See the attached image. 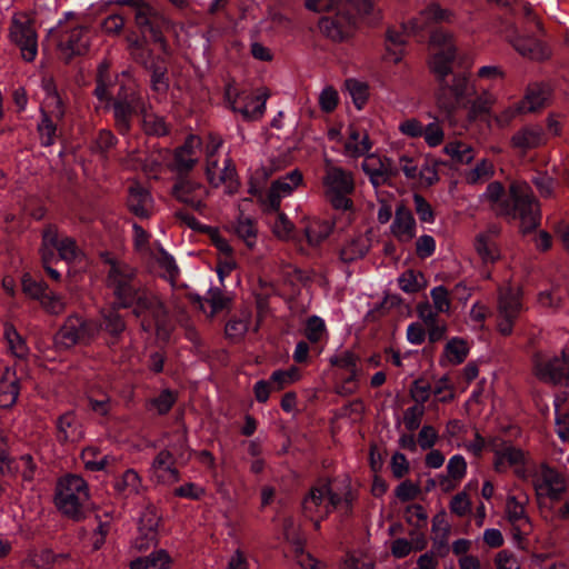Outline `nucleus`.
Instances as JSON below:
<instances>
[{
    "instance_id": "obj_10",
    "label": "nucleus",
    "mask_w": 569,
    "mask_h": 569,
    "mask_svg": "<svg viewBox=\"0 0 569 569\" xmlns=\"http://www.w3.org/2000/svg\"><path fill=\"white\" fill-rule=\"evenodd\" d=\"M21 289L28 298L38 301L41 308L50 316H59L66 309L63 297L50 290L43 279H38L30 272H24L21 276Z\"/></svg>"
},
{
    "instance_id": "obj_50",
    "label": "nucleus",
    "mask_w": 569,
    "mask_h": 569,
    "mask_svg": "<svg viewBox=\"0 0 569 569\" xmlns=\"http://www.w3.org/2000/svg\"><path fill=\"white\" fill-rule=\"evenodd\" d=\"M197 162L198 159L196 157H192V154H186L182 153L181 151H174L173 163L178 172V176L189 174L197 164Z\"/></svg>"
},
{
    "instance_id": "obj_46",
    "label": "nucleus",
    "mask_w": 569,
    "mask_h": 569,
    "mask_svg": "<svg viewBox=\"0 0 569 569\" xmlns=\"http://www.w3.org/2000/svg\"><path fill=\"white\" fill-rule=\"evenodd\" d=\"M177 401V392L171 389H163L160 395L151 400V405L160 416L167 415Z\"/></svg>"
},
{
    "instance_id": "obj_56",
    "label": "nucleus",
    "mask_w": 569,
    "mask_h": 569,
    "mask_svg": "<svg viewBox=\"0 0 569 569\" xmlns=\"http://www.w3.org/2000/svg\"><path fill=\"white\" fill-rule=\"evenodd\" d=\"M423 415V406L415 405L412 407H409L405 412V426L407 430L413 432L417 429H419Z\"/></svg>"
},
{
    "instance_id": "obj_20",
    "label": "nucleus",
    "mask_w": 569,
    "mask_h": 569,
    "mask_svg": "<svg viewBox=\"0 0 569 569\" xmlns=\"http://www.w3.org/2000/svg\"><path fill=\"white\" fill-rule=\"evenodd\" d=\"M190 300L194 306L199 307L200 310H204L203 302H208L211 308L210 317L213 318L219 312L230 310L232 296L228 292H223L218 287H210L206 293V297L194 295L190 297Z\"/></svg>"
},
{
    "instance_id": "obj_38",
    "label": "nucleus",
    "mask_w": 569,
    "mask_h": 569,
    "mask_svg": "<svg viewBox=\"0 0 569 569\" xmlns=\"http://www.w3.org/2000/svg\"><path fill=\"white\" fill-rule=\"evenodd\" d=\"M495 174L493 164L487 160L482 159L479 161L475 168L469 170L466 174V181L469 184H477L483 180H488Z\"/></svg>"
},
{
    "instance_id": "obj_40",
    "label": "nucleus",
    "mask_w": 569,
    "mask_h": 569,
    "mask_svg": "<svg viewBox=\"0 0 569 569\" xmlns=\"http://www.w3.org/2000/svg\"><path fill=\"white\" fill-rule=\"evenodd\" d=\"M46 92H47V108H52V113L57 119H62L64 116V108L62 100L58 93L57 87L52 80L46 81L43 86Z\"/></svg>"
},
{
    "instance_id": "obj_51",
    "label": "nucleus",
    "mask_w": 569,
    "mask_h": 569,
    "mask_svg": "<svg viewBox=\"0 0 569 569\" xmlns=\"http://www.w3.org/2000/svg\"><path fill=\"white\" fill-rule=\"evenodd\" d=\"M532 183L543 198H552L555 196L556 180L547 173H539L532 179Z\"/></svg>"
},
{
    "instance_id": "obj_27",
    "label": "nucleus",
    "mask_w": 569,
    "mask_h": 569,
    "mask_svg": "<svg viewBox=\"0 0 569 569\" xmlns=\"http://www.w3.org/2000/svg\"><path fill=\"white\" fill-rule=\"evenodd\" d=\"M3 337L8 343L11 353L18 359H26L30 352L26 338L17 330L12 323H6Z\"/></svg>"
},
{
    "instance_id": "obj_11",
    "label": "nucleus",
    "mask_w": 569,
    "mask_h": 569,
    "mask_svg": "<svg viewBox=\"0 0 569 569\" xmlns=\"http://www.w3.org/2000/svg\"><path fill=\"white\" fill-rule=\"evenodd\" d=\"M523 310L521 292L513 287L500 288L497 299V329L508 337L513 332V327Z\"/></svg>"
},
{
    "instance_id": "obj_7",
    "label": "nucleus",
    "mask_w": 569,
    "mask_h": 569,
    "mask_svg": "<svg viewBox=\"0 0 569 569\" xmlns=\"http://www.w3.org/2000/svg\"><path fill=\"white\" fill-rule=\"evenodd\" d=\"M104 110L112 111L116 130L126 137L131 132L134 117L144 112L146 103L133 84L121 83Z\"/></svg>"
},
{
    "instance_id": "obj_53",
    "label": "nucleus",
    "mask_w": 569,
    "mask_h": 569,
    "mask_svg": "<svg viewBox=\"0 0 569 569\" xmlns=\"http://www.w3.org/2000/svg\"><path fill=\"white\" fill-rule=\"evenodd\" d=\"M173 495L179 498H186L190 500H201L206 495L204 488L200 487L194 482H187L173 490Z\"/></svg>"
},
{
    "instance_id": "obj_31",
    "label": "nucleus",
    "mask_w": 569,
    "mask_h": 569,
    "mask_svg": "<svg viewBox=\"0 0 569 569\" xmlns=\"http://www.w3.org/2000/svg\"><path fill=\"white\" fill-rule=\"evenodd\" d=\"M119 139L109 129H100L92 141V151L103 160L109 159V152L117 147Z\"/></svg>"
},
{
    "instance_id": "obj_57",
    "label": "nucleus",
    "mask_w": 569,
    "mask_h": 569,
    "mask_svg": "<svg viewBox=\"0 0 569 569\" xmlns=\"http://www.w3.org/2000/svg\"><path fill=\"white\" fill-rule=\"evenodd\" d=\"M449 507L452 513L465 517L471 511V500L466 491H461L452 497Z\"/></svg>"
},
{
    "instance_id": "obj_16",
    "label": "nucleus",
    "mask_w": 569,
    "mask_h": 569,
    "mask_svg": "<svg viewBox=\"0 0 569 569\" xmlns=\"http://www.w3.org/2000/svg\"><path fill=\"white\" fill-rule=\"evenodd\" d=\"M533 488L538 499L549 498L552 501H560L567 491L563 476L549 466H543L541 475L533 481Z\"/></svg>"
},
{
    "instance_id": "obj_35",
    "label": "nucleus",
    "mask_w": 569,
    "mask_h": 569,
    "mask_svg": "<svg viewBox=\"0 0 569 569\" xmlns=\"http://www.w3.org/2000/svg\"><path fill=\"white\" fill-rule=\"evenodd\" d=\"M301 182L302 173L295 169L284 177L274 180L270 188L283 198L290 196Z\"/></svg>"
},
{
    "instance_id": "obj_8",
    "label": "nucleus",
    "mask_w": 569,
    "mask_h": 569,
    "mask_svg": "<svg viewBox=\"0 0 569 569\" xmlns=\"http://www.w3.org/2000/svg\"><path fill=\"white\" fill-rule=\"evenodd\" d=\"M326 198L331 207L341 212L355 213V204L350 194L355 191V181L351 172L341 167L330 168L323 178Z\"/></svg>"
},
{
    "instance_id": "obj_54",
    "label": "nucleus",
    "mask_w": 569,
    "mask_h": 569,
    "mask_svg": "<svg viewBox=\"0 0 569 569\" xmlns=\"http://www.w3.org/2000/svg\"><path fill=\"white\" fill-rule=\"evenodd\" d=\"M150 84L153 92L166 94L170 87V78L167 69H158L157 72L150 73Z\"/></svg>"
},
{
    "instance_id": "obj_12",
    "label": "nucleus",
    "mask_w": 569,
    "mask_h": 569,
    "mask_svg": "<svg viewBox=\"0 0 569 569\" xmlns=\"http://www.w3.org/2000/svg\"><path fill=\"white\" fill-rule=\"evenodd\" d=\"M533 369L540 381L569 387V350L563 349L560 355L550 357L537 356L533 360Z\"/></svg>"
},
{
    "instance_id": "obj_4",
    "label": "nucleus",
    "mask_w": 569,
    "mask_h": 569,
    "mask_svg": "<svg viewBox=\"0 0 569 569\" xmlns=\"http://www.w3.org/2000/svg\"><path fill=\"white\" fill-rule=\"evenodd\" d=\"M485 196L501 216L520 220L523 233L532 232L540 224L538 201L527 184L512 182L507 191L500 181H491Z\"/></svg>"
},
{
    "instance_id": "obj_13",
    "label": "nucleus",
    "mask_w": 569,
    "mask_h": 569,
    "mask_svg": "<svg viewBox=\"0 0 569 569\" xmlns=\"http://www.w3.org/2000/svg\"><path fill=\"white\" fill-rule=\"evenodd\" d=\"M119 309L109 307L100 312L94 320V339L100 337L103 343L112 351L118 350L123 341L127 323Z\"/></svg>"
},
{
    "instance_id": "obj_33",
    "label": "nucleus",
    "mask_w": 569,
    "mask_h": 569,
    "mask_svg": "<svg viewBox=\"0 0 569 569\" xmlns=\"http://www.w3.org/2000/svg\"><path fill=\"white\" fill-rule=\"evenodd\" d=\"M468 355L469 347L462 338L453 337L445 346L443 357L452 365L462 363Z\"/></svg>"
},
{
    "instance_id": "obj_60",
    "label": "nucleus",
    "mask_w": 569,
    "mask_h": 569,
    "mask_svg": "<svg viewBox=\"0 0 569 569\" xmlns=\"http://www.w3.org/2000/svg\"><path fill=\"white\" fill-rule=\"evenodd\" d=\"M223 169L219 176L216 177L212 181V188H218L222 183H232L236 181L237 171L236 166L231 158H226L223 161Z\"/></svg>"
},
{
    "instance_id": "obj_63",
    "label": "nucleus",
    "mask_w": 569,
    "mask_h": 569,
    "mask_svg": "<svg viewBox=\"0 0 569 569\" xmlns=\"http://www.w3.org/2000/svg\"><path fill=\"white\" fill-rule=\"evenodd\" d=\"M420 489L417 485L412 483L410 480H405L396 488V496L402 502H408L413 500L419 493Z\"/></svg>"
},
{
    "instance_id": "obj_36",
    "label": "nucleus",
    "mask_w": 569,
    "mask_h": 569,
    "mask_svg": "<svg viewBox=\"0 0 569 569\" xmlns=\"http://www.w3.org/2000/svg\"><path fill=\"white\" fill-rule=\"evenodd\" d=\"M226 101L227 103L229 104V108L236 112V113H240L244 120H251V119H254V118H259L263 114L264 110H266V103L264 101H262L261 103L257 104L253 110L251 111L247 106H239L238 104V101H237V98H233L232 97V90H231V87H228L227 90H226Z\"/></svg>"
},
{
    "instance_id": "obj_30",
    "label": "nucleus",
    "mask_w": 569,
    "mask_h": 569,
    "mask_svg": "<svg viewBox=\"0 0 569 569\" xmlns=\"http://www.w3.org/2000/svg\"><path fill=\"white\" fill-rule=\"evenodd\" d=\"M171 558L168 552L160 549L148 557H142L131 562L130 569H170Z\"/></svg>"
},
{
    "instance_id": "obj_3",
    "label": "nucleus",
    "mask_w": 569,
    "mask_h": 569,
    "mask_svg": "<svg viewBox=\"0 0 569 569\" xmlns=\"http://www.w3.org/2000/svg\"><path fill=\"white\" fill-rule=\"evenodd\" d=\"M109 4L128 7L134 16V23L141 38L130 43L133 60L149 74L158 69L168 68V58L171 49L164 30L168 29V19L146 0H111Z\"/></svg>"
},
{
    "instance_id": "obj_34",
    "label": "nucleus",
    "mask_w": 569,
    "mask_h": 569,
    "mask_svg": "<svg viewBox=\"0 0 569 569\" xmlns=\"http://www.w3.org/2000/svg\"><path fill=\"white\" fill-rule=\"evenodd\" d=\"M443 151L448 154L455 162L460 164H468L475 158V151L471 146L462 141H450L448 142Z\"/></svg>"
},
{
    "instance_id": "obj_52",
    "label": "nucleus",
    "mask_w": 569,
    "mask_h": 569,
    "mask_svg": "<svg viewBox=\"0 0 569 569\" xmlns=\"http://www.w3.org/2000/svg\"><path fill=\"white\" fill-rule=\"evenodd\" d=\"M450 535V527L446 526L443 528V532L437 533L432 539V546L430 552H432L436 557L445 558L448 556L450 551V547L448 543V537Z\"/></svg>"
},
{
    "instance_id": "obj_1",
    "label": "nucleus",
    "mask_w": 569,
    "mask_h": 569,
    "mask_svg": "<svg viewBox=\"0 0 569 569\" xmlns=\"http://www.w3.org/2000/svg\"><path fill=\"white\" fill-rule=\"evenodd\" d=\"M450 12L437 3L427 6L418 17L401 26V31L389 28L386 34L387 51L395 62L401 60L406 37H413L419 42L429 41L433 52L429 58V67L439 84L449 88L455 104L468 111V117L476 120L487 114L491 106V94L477 93L466 73H453L457 59V46L451 32L438 23L449 21Z\"/></svg>"
},
{
    "instance_id": "obj_44",
    "label": "nucleus",
    "mask_w": 569,
    "mask_h": 569,
    "mask_svg": "<svg viewBox=\"0 0 569 569\" xmlns=\"http://www.w3.org/2000/svg\"><path fill=\"white\" fill-rule=\"evenodd\" d=\"M236 234L244 241L248 248H253L257 238V228L249 218L239 220L236 228Z\"/></svg>"
},
{
    "instance_id": "obj_24",
    "label": "nucleus",
    "mask_w": 569,
    "mask_h": 569,
    "mask_svg": "<svg viewBox=\"0 0 569 569\" xmlns=\"http://www.w3.org/2000/svg\"><path fill=\"white\" fill-rule=\"evenodd\" d=\"M335 226V221L329 219L313 218L308 220L303 229L308 244L319 247L332 233Z\"/></svg>"
},
{
    "instance_id": "obj_6",
    "label": "nucleus",
    "mask_w": 569,
    "mask_h": 569,
    "mask_svg": "<svg viewBox=\"0 0 569 569\" xmlns=\"http://www.w3.org/2000/svg\"><path fill=\"white\" fill-rule=\"evenodd\" d=\"M89 499L86 480L77 475L62 477L57 485L54 503L58 510L68 518L80 521L86 517L84 503Z\"/></svg>"
},
{
    "instance_id": "obj_25",
    "label": "nucleus",
    "mask_w": 569,
    "mask_h": 569,
    "mask_svg": "<svg viewBox=\"0 0 569 569\" xmlns=\"http://www.w3.org/2000/svg\"><path fill=\"white\" fill-rule=\"evenodd\" d=\"M113 489L117 497L122 499H127L131 495H140L141 478L134 469H127L121 477L114 480Z\"/></svg>"
},
{
    "instance_id": "obj_5",
    "label": "nucleus",
    "mask_w": 569,
    "mask_h": 569,
    "mask_svg": "<svg viewBox=\"0 0 569 569\" xmlns=\"http://www.w3.org/2000/svg\"><path fill=\"white\" fill-rule=\"evenodd\" d=\"M302 515L307 519H313L321 513V518H328L333 511L340 510L349 517L353 510V497L350 491L340 495L332 489L330 480H320L313 485L301 501Z\"/></svg>"
},
{
    "instance_id": "obj_29",
    "label": "nucleus",
    "mask_w": 569,
    "mask_h": 569,
    "mask_svg": "<svg viewBox=\"0 0 569 569\" xmlns=\"http://www.w3.org/2000/svg\"><path fill=\"white\" fill-rule=\"evenodd\" d=\"M362 170L368 176L370 182L378 187L381 183H385L391 172L385 166V163L375 156H369L362 163Z\"/></svg>"
},
{
    "instance_id": "obj_21",
    "label": "nucleus",
    "mask_w": 569,
    "mask_h": 569,
    "mask_svg": "<svg viewBox=\"0 0 569 569\" xmlns=\"http://www.w3.org/2000/svg\"><path fill=\"white\" fill-rule=\"evenodd\" d=\"M153 198L151 193L139 183L129 188L127 207L139 219H148L151 216Z\"/></svg>"
},
{
    "instance_id": "obj_48",
    "label": "nucleus",
    "mask_w": 569,
    "mask_h": 569,
    "mask_svg": "<svg viewBox=\"0 0 569 569\" xmlns=\"http://www.w3.org/2000/svg\"><path fill=\"white\" fill-rule=\"evenodd\" d=\"M415 209L422 222L432 223L435 222L436 214L431 204L420 193L413 194Z\"/></svg>"
},
{
    "instance_id": "obj_39",
    "label": "nucleus",
    "mask_w": 569,
    "mask_h": 569,
    "mask_svg": "<svg viewBox=\"0 0 569 569\" xmlns=\"http://www.w3.org/2000/svg\"><path fill=\"white\" fill-rule=\"evenodd\" d=\"M176 458L173 457V452L170 450H161L153 460L152 467L156 469H161L170 473L174 481L180 479V473L178 469L174 467Z\"/></svg>"
},
{
    "instance_id": "obj_37",
    "label": "nucleus",
    "mask_w": 569,
    "mask_h": 569,
    "mask_svg": "<svg viewBox=\"0 0 569 569\" xmlns=\"http://www.w3.org/2000/svg\"><path fill=\"white\" fill-rule=\"evenodd\" d=\"M161 520V516L159 515L156 506L149 503L147 505L142 511L140 512L139 521H138V530L154 532L158 535V527Z\"/></svg>"
},
{
    "instance_id": "obj_23",
    "label": "nucleus",
    "mask_w": 569,
    "mask_h": 569,
    "mask_svg": "<svg viewBox=\"0 0 569 569\" xmlns=\"http://www.w3.org/2000/svg\"><path fill=\"white\" fill-rule=\"evenodd\" d=\"M114 83L116 79L109 71V63L106 61L100 62L97 68L93 96L100 103H103V109H106L114 98V93L111 91Z\"/></svg>"
},
{
    "instance_id": "obj_22",
    "label": "nucleus",
    "mask_w": 569,
    "mask_h": 569,
    "mask_svg": "<svg viewBox=\"0 0 569 569\" xmlns=\"http://www.w3.org/2000/svg\"><path fill=\"white\" fill-rule=\"evenodd\" d=\"M545 141V133L539 126H526L511 137V147L526 154L529 150L538 148Z\"/></svg>"
},
{
    "instance_id": "obj_43",
    "label": "nucleus",
    "mask_w": 569,
    "mask_h": 569,
    "mask_svg": "<svg viewBox=\"0 0 569 569\" xmlns=\"http://www.w3.org/2000/svg\"><path fill=\"white\" fill-rule=\"evenodd\" d=\"M142 126L146 133L150 136L163 137L170 132L164 119L158 116H144Z\"/></svg>"
},
{
    "instance_id": "obj_14",
    "label": "nucleus",
    "mask_w": 569,
    "mask_h": 569,
    "mask_svg": "<svg viewBox=\"0 0 569 569\" xmlns=\"http://www.w3.org/2000/svg\"><path fill=\"white\" fill-rule=\"evenodd\" d=\"M550 98L549 89L542 83L527 87L523 98L507 108L498 118L502 126L509 124L516 117L543 109Z\"/></svg>"
},
{
    "instance_id": "obj_17",
    "label": "nucleus",
    "mask_w": 569,
    "mask_h": 569,
    "mask_svg": "<svg viewBox=\"0 0 569 569\" xmlns=\"http://www.w3.org/2000/svg\"><path fill=\"white\" fill-rule=\"evenodd\" d=\"M207 190L203 184L193 180L189 174L178 176L173 184V196L180 202L200 211L203 207V197Z\"/></svg>"
},
{
    "instance_id": "obj_45",
    "label": "nucleus",
    "mask_w": 569,
    "mask_h": 569,
    "mask_svg": "<svg viewBox=\"0 0 569 569\" xmlns=\"http://www.w3.org/2000/svg\"><path fill=\"white\" fill-rule=\"evenodd\" d=\"M432 393L431 385L423 378L413 380L410 387V395L416 405L423 406Z\"/></svg>"
},
{
    "instance_id": "obj_41",
    "label": "nucleus",
    "mask_w": 569,
    "mask_h": 569,
    "mask_svg": "<svg viewBox=\"0 0 569 569\" xmlns=\"http://www.w3.org/2000/svg\"><path fill=\"white\" fill-rule=\"evenodd\" d=\"M495 456L503 457L509 466H525L526 456L522 449L509 445L503 448H493Z\"/></svg>"
},
{
    "instance_id": "obj_58",
    "label": "nucleus",
    "mask_w": 569,
    "mask_h": 569,
    "mask_svg": "<svg viewBox=\"0 0 569 569\" xmlns=\"http://www.w3.org/2000/svg\"><path fill=\"white\" fill-rule=\"evenodd\" d=\"M466 470L467 462L461 455H455L449 459L447 471L450 478L456 481H460L465 477Z\"/></svg>"
},
{
    "instance_id": "obj_61",
    "label": "nucleus",
    "mask_w": 569,
    "mask_h": 569,
    "mask_svg": "<svg viewBox=\"0 0 569 569\" xmlns=\"http://www.w3.org/2000/svg\"><path fill=\"white\" fill-rule=\"evenodd\" d=\"M339 102V96L332 87H326L319 96V104L325 112H332Z\"/></svg>"
},
{
    "instance_id": "obj_9",
    "label": "nucleus",
    "mask_w": 569,
    "mask_h": 569,
    "mask_svg": "<svg viewBox=\"0 0 569 569\" xmlns=\"http://www.w3.org/2000/svg\"><path fill=\"white\" fill-rule=\"evenodd\" d=\"M94 320L77 313L66 318L53 337L54 346L60 350H70L76 346H89L94 340Z\"/></svg>"
},
{
    "instance_id": "obj_2",
    "label": "nucleus",
    "mask_w": 569,
    "mask_h": 569,
    "mask_svg": "<svg viewBox=\"0 0 569 569\" xmlns=\"http://www.w3.org/2000/svg\"><path fill=\"white\" fill-rule=\"evenodd\" d=\"M106 263L109 266L106 287L112 297L109 307L130 310L144 332L169 336L168 310L158 297L141 284L136 269L114 258H107Z\"/></svg>"
},
{
    "instance_id": "obj_26",
    "label": "nucleus",
    "mask_w": 569,
    "mask_h": 569,
    "mask_svg": "<svg viewBox=\"0 0 569 569\" xmlns=\"http://www.w3.org/2000/svg\"><path fill=\"white\" fill-rule=\"evenodd\" d=\"M58 120L52 110L48 111L46 108H41V120L38 123L37 130L39 133L40 144L42 147H50L56 142L58 138Z\"/></svg>"
},
{
    "instance_id": "obj_64",
    "label": "nucleus",
    "mask_w": 569,
    "mask_h": 569,
    "mask_svg": "<svg viewBox=\"0 0 569 569\" xmlns=\"http://www.w3.org/2000/svg\"><path fill=\"white\" fill-rule=\"evenodd\" d=\"M435 250L436 241L431 236L423 234L416 242V253L421 259L431 257Z\"/></svg>"
},
{
    "instance_id": "obj_55",
    "label": "nucleus",
    "mask_w": 569,
    "mask_h": 569,
    "mask_svg": "<svg viewBox=\"0 0 569 569\" xmlns=\"http://www.w3.org/2000/svg\"><path fill=\"white\" fill-rule=\"evenodd\" d=\"M422 137L425 138V141L429 147L435 148L442 143L445 132L442 127L435 121L425 126V132Z\"/></svg>"
},
{
    "instance_id": "obj_42",
    "label": "nucleus",
    "mask_w": 569,
    "mask_h": 569,
    "mask_svg": "<svg viewBox=\"0 0 569 569\" xmlns=\"http://www.w3.org/2000/svg\"><path fill=\"white\" fill-rule=\"evenodd\" d=\"M512 47L523 57L535 59L538 57V41L530 37L516 36L511 40Z\"/></svg>"
},
{
    "instance_id": "obj_49",
    "label": "nucleus",
    "mask_w": 569,
    "mask_h": 569,
    "mask_svg": "<svg viewBox=\"0 0 569 569\" xmlns=\"http://www.w3.org/2000/svg\"><path fill=\"white\" fill-rule=\"evenodd\" d=\"M430 296L432 298L435 309L437 310V312H449L451 302L449 299V292L445 286H437L432 288L430 291Z\"/></svg>"
},
{
    "instance_id": "obj_19",
    "label": "nucleus",
    "mask_w": 569,
    "mask_h": 569,
    "mask_svg": "<svg viewBox=\"0 0 569 569\" xmlns=\"http://www.w3.org/2000/svg\"><path fill=\"white\" fill-rule=\"evenodd\" d=\"M499 233L500 229L496 224H491L485 232H481L476 237L475 247L477 253L486 264L495 263L500 259V250L496 242V238Z\"/></svg>"
},
{
    "instance_id": "obj_18",
    "label": "nucleus",
    "mask_w": 569,
    "mask_h": 569,
    "mask_svg": "<svg viewBox=\"0 0 569 569\" xmlns=\"http://www.w3.org/2000/svg\"><path fill=\"white\" fill-rule=\"evenodd\" d=\"M416 228L417 223L411 210L403 203L398 204L391 224L392 234L400 242H408L416 237Z\"/></svg>"
},
{
    "instance_id": "obj_28",
    "label": "nucleus",
    "mask_w": 569,
    "mask_h": 569,
    "mask_svg": "<svg viewBox=\"0 0 569 569\" xmlns=\"http://www.w3.org/2000/svg\"><path fill=\"white\" fill-rule=\"evenodd\" d=\"M79 436L77 418L72 411L64 412L57 419V439L59 442L73 441Z\"/></svg>"
},
{
    "instance_id": "obj_32",
    "label": "nucleus",
    "mask_w": 569,
    "mask_h": 569,
    "mask_svg": "<svg viewBox=\"0 0 569 569\" xmlns=\"http://www.w3.org/2000/svg\"><path fill=\"white\" fill-rule=\"evenodd\" d=\"M326 333L327 327L322 318L313 315L307 319L305 327V337L311 345H313V349L316 350L317 355L321 352V349L318 348V343L322 340Z\"/></svg>"
},
{
    "instance_id": "obj_15",
    "label": "nucleus",
    "mask_w": 569,
    "mask_h": 569,
    "mask_svg": "<svg viewBox=\"0 0 569 569\" xmlns=\"http://www.w3.org/2000/svg\"><path fill=\"white\" fill-rule=\"evenodd\" d=\"M9 37L21 51V57L27 62H32L38 54V34L30 21L12 18L9 28Z\"/></svg>"
},
{
    "instance_id": "obj_59",
    "label": "nucleus",
    "mask_w": 569,
    "mask_h": 569,
    "mask_svg": "<svg viewBox=\"0 0 569 569\" xmlns=\"http://www.w3.org/2000/svg\"><path fill=\"white\" fill-rule=\"evenodd\" d=\"M347 86L355 106L357 109H361L368 99L367 86L356 80H348Z\"/></svg>"
},
{
    "instance_id": "obj_62",
    "label": "nucleus",
    "mask_w": 569,
    "mask_h": 569,
    "mask_svg": "<svg viewBox=\"0 0 569 569\" xmlns=\"http://www.w3.org/2000/svg\"><path fill=\"white\" fill-rule=\"evenodd\" d=\"M399 287L407 293H415L421 289V283L418 280V274L408 270L399 278Z\"/></svg>"
},
{
    "instance_id": "obj_47",
    "label": "nucleus",
    "mask_w": 569,
    "mask_h": 569,
    "mask_svg": "<svg viewBox=\"0 0 569 569\" xmlns=\"http://www.w3.org/2000/svg\"><path fill=\"white\" fill-rule=\"evenodd\" d=\"M56 250L59 259L67 262L76 260L79 254V248L76 243V240L71 237L61 238Z\"/></svg>"
}]
</instances>
